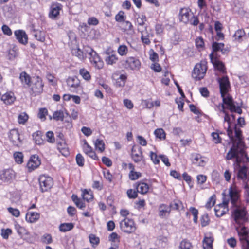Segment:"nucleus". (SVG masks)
I'll use <instances>...</instances> for the list:
<instances>
[{"label": "nucleus", "mask_w": 249, "mask_h": 249, "mask_svg": "<svg viewBox=\"0 0 249 249\" xmlns=\"http://www.w3.org/2000/svg\"><path fill=\"white\" fill-rule=\"evenodd\" d=\"M234 131L236 139H234L232 135L231 137H229L232 142V146L227 153L226 158L230 160L235 158L237 163H239L244 161V158L246 157L245 145L242 141V131L236 124L234 126Z\"/></svg>", "instance_id": "nucleus-1"}, {"label": "nucleus", "mask_w": 249, "mask_h": 249, "mask_svg": "<svg viewBox=\"0 0 249 249\" xmlns=\"http://www.w3.org/2000/svg\"><path fill=\"white\" fill-rule=\"evenodd\" d=\"M218 82L220 86V91L221 97L222 98L223 103L221 104V108L219 110L223 113H226L225 108L224 104L227 106V108L231 112H236L239 114L242 113V109L239 106H236L235 104L232 97L228 94L225 96L229 91L230 87V82L227 76H224L221 78H219Z\"/></svg>", "instance_id": "nucleus-2"}, {"label": "nucleus", "mask_w": 249, "mask_h": 249, "mask_svg": "<svg viewBox=\"0 0 249 249\" xmlns=\"http://www.w3.org/2000/svg\"><path fill=\"white\" fill-rule=\"evenodd\" d=\"M229 194L231 202L234 207L232 215L236 223L243 225L248 221L247 212L245 208L238 205L239 198L238 192L236 187H231L229 189Z\"/></svg>", "instance_id": "nucleus-3"}, {"label": "nucleus", "mask_w": 249, "mask_h": 249, "mask_svg": "<svg viewBox=\"0 0 249 249\" xmlns=\"http://www.w3.org/2000/svg\"><path fill=\"white\" fill-rule=\"evenodd\" d=\"M84 54L85 57L88 55L90 61L94 64L95 67L98 69L103 68L104 63L96 52L89 46H85L84 48Z\"/></svg>", "instance_id": "nucleus-4"}, {"label": "nucleus", "mask_w": 249, "mask_h": 249, "mask_svg": "<svg viewBox=\"0 0 249 249\" xmlns=\"http://www.w3.org/2000/svg\"><path fill=\"white\" fill-rule=\"evenodd\" d=\"M31 83L28 86L31 89L33 93L35 95L39 94L43 91L44 84L42 79L39 76H35L32 78Z\"/></svg>", "instance_id": "nucleus-5"}, {"label": "nucleus", "mask_w": 249, "mask_h": 249, "mask_svg": "<svg viewBox=\"0 0 249 249\" xmlns=\"http://www.w3.org/2000/svg\"><path fill=\"white\" fill-rule=\"evenodd\" d=\"M206 71L207 66L205 62H201L195 65L192 76L195 80H199L204 77Z\"/></svg>", "instance_id": "nucleus-6"}, {"label": "nucleus", "mask_w": 249, "mask_h": 249, "mask_svg": "<svg viewBox=\"0 0 249 249\" xmlns=\"http://www.w3.org/2000/svg\"><path fill=\"white\" fill-rule=\"evenodd\" d=\"M243 249H249V233L244 226L236 228Z\"/></svg>", "instance_id": "nucleus-7"}, {"label": "nucleus", "mask_w": 249, "mask_h": 249, "mask_svg": "<svg viewBox=\"0 0 249 249\" xmlns=\"http://www.w3.org/2000/svg\"><path fill=\"white\" fill-rule=\"evenodd\" d=\"M120 227L122 231L128 233L134 231L136 229L134 221L127 218L121 220Z\"/></svg>", "instance_id": "nucleus-8"}, {"label": "nucleus", "mask_w": 249, "mask_h": 249, "mask_svg": "<svg viewBox=\"0 0 249 249\" xmlns=\"http://www.w3.org/2000/svg\"><path fill=\"white\" fill-rule=\"evenodd\" d=\"M15 178V173L12 169H4L0 171V179L3 182L10 184Z\"/></svg>", "instance_id": "nucleus-9"}, {"label": "nucleus", "mask_w": 249, "mask_h": 249, "mask_svg": "<svg viewBox=\"0 0 249 249\" xmlns=\"http://www.w3.org/2000/svg\"><path fill=\"white\" fill-rule=\"evenodd\" d=\"M8 139L14 146L20 147L22 144V140L18 130L16 129L11 130L8 134Z\"/></svg>", "instance_id": "nucleus-10"}, {"label": "nucleus", "mask_w": 249, "mask_h": 249, "mask_svg": "<svg viewBox=\"0 0 249 249\" xmlns=\"http://www.w3.org/2000/svg\"><path fill=\"white\" fill-rule=\"evenodd\" d=\"M245 159L246 160H248V158L246 156L245 158L244 159V161H242V162L245 161ZM237 164H238L239 166V169L237 171V179L239 180H242L244 182H246L247 181L249 180L248 178V168L246 166H241L239 164L240 163L242 162H240L239 163H237V162L236 161Z\"/></svg>", "instance_id": "nucleus-11"}, {"label": "nucleus", "mask_w": 249, "mask_h": 249, "mask_svg": "<svg viewBox=\"0 0 249 249\" xmlns=\"http://www.w3.org/2000/svg\"><path fill=\"white\" fill-rule=\"evenodd\" d=\"M40 189L42 192L47 191L53 184V179L50 177L41 176L39 178Z\"/></svg>", "instance_id": "nucleus-12"}, {"label": "nucleus", "mask_w": 249, "mask_h": 249, "mask_svg": "<svg viewBox=\"0 0 249 249\" xmlns=\"http://www.w3.org/2000/svg\"><path fill=\"white\" fill-rule=\"evenodd\" d=\"M193 13L189 8H182L180 9L179 14V20L185 24L190 21V19L192 17Z\"/></svg>", "instance_id": "nucleus-13"}, {"label": "nucleus", "mask_w": 249, "mask_h": 249, "mask_svg": "<svg viewBox=\"0 0 249 249\" xmlns=\"http://www.w3.org/2000/svg\"><path fill=\"white\" fill-rule=\"evenodd\" d=\"M228 201L224 200L222 203L215 207L214 211L217 217L222 216L228 211Z\"/></svg>", "instance_id": "nucleus-14"}, {"label": "nucleus", "mask_w": 249, "mask_h": 249, "mask_svg": "<svg viewBox=\"0 0 249 249\" xmlns=\"http://www.w3.org/2000/svg\"><path fill=\"white\" fill-rule=\"evenodd\" d=\"M40 164L41 161L38 156L33 155L30 157L27 163V167L29 171L31 172L37 168Z\"/></svg>", "instance_id": "nucleus-15"}, {"label": "nucleus", "mask_w": 249, "mask_h": 249, "mask_svg": "<svg viewBox=\"0 0 249 249\" xmlns=\"http://www.w3.org/2000/svg\"><path fill=\"white\" fill-rule=\"evenodd\" d=\"M62 8V5L59 3L53 4L49 12V17L53 19H56L59 15L60 11Z\"/></svg>", "instance_id": "nucleus-16"}, {"label": "nucleus", "mask_w": 249, "mask_h": 249, "mask_svg": "<svg viewBox=\"0 0 249 249\" xmlns=\"http://www.w3.org/2000/svg\"><path fill=\"white\" fill-rule=\"evenodd\" d=\"M214 53H212L209 55L211 62L214 68L219 71L224 72L225 69L224 64L218 59V57H214Z\"/></svg>", "instance_id": "nucleus-17"}, {"label": "nucleus", "mask_w": 249, "mask_h": 249, "mask_svg": "<svg viewBox=\"0 0 249 249\" xmlns=\"http://www.w3.org/2000/svg\"><path fill=\"white\" fill-rule=\"evenodd\" d=\"M67 84L72 92L76 91V89L80 87V82L76 78L69 77L67 79Z\"/></svg>", "instance_id": "nucleus-18"}, {"label": "nucleus", "mask_w": 249, "mask_h": 249, "mask_svg": "<svg viewBox=\"0 0 249 249\" xmlns=\"http://www.w3.org/2000/svg\"><path fill=\"white\" fill-rule=\"evenodd\" d=\"M16 38L21 43L26 44L27 43L28 37L25 32L22 30H17L14 33Z\"/></svg>", "instance_id": "nucleus-19"}, {"label": "nucleus", "mask_w": 249, "mask_h": 249, "mask_svg": "<svg viewBox=\"0 0 249 249\" xmlns=\"http://www.w3.org/2000/svg\"><path fill=\"white\" fill-rule=\"evenodd\" d=\"M191 160L194 164L199 166H204L205 164L202 156L198 154H192L191 156Z\"/></svg>", "instance_id": "nucleus-20"}, {"label": "nucleus", "mask_w": 249, "mask_h": 249, "mask_svg": "<svg viewBox=\"0 0 249 249\" xmlns=\"http://www.w3.org/2000/svg\"><path fill=\"white\" fill-rule=\"evenodd\" d=\"M1 100L6 105H10L14 103L15 97L13 92H7L3 94L1 97Z\"/></svg>", "instance_id": "nucleus-21"}, {"label": "nucleus", "mask_w": 249, "mask_h": 249, "mask_svg": "<svg viewBox=\"0 0 249 249\" xmlns=\"http://www.w3.org/2000/svg\"><path fill=\"white\" fill-rule=\"evenodd\" d=\"M150 32V28L147 27H145V30L141 31V40L145 44L148 45L150 43L149 39L150 36H151Z\"/></svg>", "instance_id": "nucleus-22"}, {"label": "nucleus", "mask_w": 249, "mask_h": 249, "mask_svg": "<svg viewBox=\"0 0 249 249\" xmlns=\"http://www.w3.org/2000/svg\"><path fill=\"white\" fill-rule=\"evenodd\" d=\"M83 148L86 154L88 155L94 160L98 159L96 153L93 151L92 147L90 146L86 142H85Z\"/></svg>", "instance_id": "nucleus-23"}, {"label": "nucleus", "mask_w": 249, "mask_h": 249, "mask_svg": "<svg viewBox=\"0 0 249 249\" xmlns=\"http://www.w3.org/2000/svg\"><path fill=\"white\" fill-rule=\"evenodd\" d=\"M170 208L165 204H161L159 207V215L164 217L168 216L170 213Z\"/></svg>", "instance_id": "nucleus-24"}, {"label": "nucleus", "mask_w": 249, "mask_h": 249, "mask_svg": "<svg viewBox=\"0 0 249 249\" xmlns=\"http://www.w3.org/2000/svg\"><path fill=\"white\" fill-rule=\"evenodd\" d=\"M19 79L24 87L27 86L28 87V86L30 85V84L31 83V81L32 78L30 77L29 74L24 71L20 73Z\"/></svg>", "instance_id": "nucleus-25"}, {"label": "nucleus", "mask_w": 249, "mask_h": 249, "mask_svg": "<svg viewBox=\"0 0 249 249\" xmlns=\"http://www.w3.org/2000/svg\"><path fill=\"white\" fill-rule=\"evenodd\" d=\"M57 149L62 155L65 156L69 155V153L65 140H62V141H59L57 142Z\"/></svg>", "instance_id": "nucleus-26"}, {"label": "nucleus", "mask_w": 249, "mask_h": 249, "mask_svg": "<svg viewBox=\"0 0 249 249\" xmlns=\"http://www.w3.org/2000/svg\"><path fill=\"white\" fill-rule=\"evenodd\" d=\"M140 185V182H138L135 184L136 191L133 189H129L127 191V194L129 198H136L138 196V187Z\"/></svg>", "instance_id": "nucleus-27"}, {"label": "nucleus", "mask_w": 249, "mask_h": 249, "mask_svg": "<svg viewBox=\"0 0 249 249\" xmlns=\"http://www.w3.org/2000/svg\"><path fill=\"white\" fill-rule=\"evenodd\" d=\"M213 239L212 237H205L203 241L204 249H213Z\"/></svg>", "instance_id": "nucleus-28"}, {"label": "nucleus", "mask_w": 249, "mask_h": 249, "mask_svg": "<svg viewBox=\"0 0 249 249\" xmlns=\"http://www.w3.org/2000/svg\"><path fill=\"white\" fill-rule=\"evenodd\" d=\"M224 44L223 43L213 42L212 44L213 52L214 53V57H218L217 52L220 51L224 48Z\"/></svg>", "instance_id": "nucleus-29"}, {"label": "nucleus", "mask_w": 249, "mask_h": 249, "mask_svg": "<svg viewBox=\"0 0 249 249\" xmlns=\"http://www.w3.org/2000/svg\"><path fill=\"white\" fill-rule=\"evenodd\" d=\"M39 218V214L37 213L31 212L27 213L26 216V220L30 223H34Z\"/></svg>", "instance_id": "nucleus-30"}, {"label": "nucleus", "mask_w": 249, "mask_h": 249, "mask_svg": "<svg viewBox=\"0 0 249 249\" xmlns=\"http://www.w3.org/2000/svg\"><path fill=\"white\" fill-rule=\"evenodd\" d=\"M71 198L78 208L82 210L85 208L86 206L85 203H84L80 199L78 198L77 195H72Z\"/></svg>", "instance_id": "nucleus-31"}, {"label": "nucleus", "mask_w": 249, "mask_h": 249, "mask_svg": "<svg viewBox=\"0 0 249 249\" xmlns=\"http://www.w3.org/2000/svg\"><path fill=\"white\" fill-rule=\"evenodd\" d=\"M73 227L71 223H64L60 225L59 229L62 232H66L72 230Z\"/></svg>", "instance_id": "nucleus-32"}, {"label": "nucleus", "mask_w": 249, "mask_h": 249, "mask_svg": "<svg viewBox=\"0 0 249 249\" xmlns=\"http://www.w3.org/2000/svg\"><path fill=\"white\" fill-rule=\"evenodd\" d=\"M71 53L72 55L77 57L80 60H83L85 58V55L83 51L80 50L79 48L72 49Z\"/></svg>", "instance_id": "nucleus-33"}, {"label": "nucleus", "mask_w": 249, "mask_h": 249, "mask_svg": "<svg viewBox=\"0 0 249 249\" xmlns=\"http://www.w3.org/2000/svg\"><path fill=\"white\" fill-rule=\"evenodd\" d=\"M41 132L37 131L33 134V138L36 144L41 145L44 143V140L42 139L40 135Z\"/></svg>", "instance_id": "nucleus-34"}, {"label": "nucleus", "mask_w": 249, "mask_h": 249, "mask_svg": "<svg viewBox=\"0 0 249 249\" xmlns=\"http://www.w3.org/2000/svg\"><path fill=\"white\" fill-rule=\"evenodd\" d=\"M169 206L170 208V210L171 209L175 210H179L180 208L183 207L182 202L178 200L173 201L170 204Z\"/></svg>", "instance_id": "nucleus-35"}, {"label": "nucleus", "mask_w": 249, "mask_h": 249, "mask_svg": "<svg viewBox=\"0 0 249 249\" xmlns=\"http://www.w3.org/2000/svg\"><path fill=\"white\" fill-rule=\"evenodd\" d=\"M95 148L100 152H102L105 150V143L102 140L97 139L94 142Z\"/></svg>", "instance_id": "nucleus-36"}, {"label": "nucleus", "mask_w": 249, "mask_h": 249, "mask_svg": "<svg viewBox=\"0 0 249 249\" xmlns=\"http://www.w3.org/2000/svg\"><path fill=\"white\" fill-rule=\"evenodd\" d=\"M192 244L187 240L184 239L180 243L179 249H192Z\"/></svg>", "instance_id": "nucleus-37"}, {"label": "nucleus", "mask_w": 249, "mask_h": 249, "mask_svg": "<svg viewBox=\"0 0 249 249\" xmlns=\"http://www.w3.org/2000/svg\"><path fill=\"white\" fill-rule=\"evenodd\" d=\"M14 158L16 163L21 164L23 162V154L20 152H16L14 153Z\"/></svg>", "instance_id": "nucleus-38"}, {"label": "nucleus", "mask_w": 249, "mask_h": 249, "mask_svg": "<svg viewBox=\"0 0 249 249\" xmlns=\"http://www.w3.org/2000/svg\"><path fill=\"white\" fill-rule=\"evenodd\" d=\"M117 60L118 58L114 54L108 55L105 58L106 62L108 65H113L116 63Z\"/></svg>", "instance_id": "nucleus-39"}, {"label": "nucleus", "mask_w": 249, "mask_h": 249, "mask_svg": "<svg viewBox=\"0 0 249 249\" xmlns=\"http://www.w3.org/2000/svg\"><path fill=\"white\" fill-rule=\"evenodd\" d=\"M154 134L156 138H159L160 140H164L166 137L165 133L162 128L156 129L154 131Z\"/></svg>", "instance_id": "nucleus-40"}, {"label": "nucleus", "mask_w": 249, "mask_h": 249, "mask_svg": "<svg viewBox=\"0 0 249 249\" xmlns=\"http://www.w3.org/2000/svg\"><path fill=\"white\" fill-rule=\"evenodd\" d=\"M224 121L225 122H227L228 124V127L227 128L228 135L229 136V137H231L232 135V129L231 128L230 124V118L227 113H225Z\"/></svg>", "instance_id": "nucleus-41"}, {"label": "nucleus", "mask_w": 249, "mask_h": 249, "mask_svg": "<svg viewBox=\"0 0 249 249\" xmlns=\"http://www.w3.org/2000/svg\"><path fill=\"white\" fill-rule=\"evenodd\" d=\"M64 117V112L62 110L55 111L53 116V118L56 121H63Z\"/></svg>", "instance_id": "nucleus-42"}, {"label": "nucleus", "mask_w": 249, "mask_h": 249, "mask_svg": "<svg viewBox=\"0 0 249 249\" xmlns=\"http://www.w3.org/2000/svg\"><path fill=\"white\" fill-rule=\"evenodd\" d=\"M119 26L122 30L125 31L130 30L132 27V24L130 22L125 20L119 23Z\"/></svg>", "instance_id": "nucleus-43"}, {"label": "nucleus", "mask_w": 249, "mask_h": 249, "mask_svg": "<svg viewBox=\"0 0 249 249\" xmlns=\"http://www.w3.org/2000/svg\"><path fill=\"white\" fill-rule=\"evenodd\" d=\"M47 109L45 108H41L39 110L37 116L40 119L44 121L46 120V116L47 115Z\"/></svg>", "instance_id": "nucleus-44"}, {"label": "nucleus", "mask_w": 249, "mask_h": 249, "mask_svg": "<svg viewBox=\"0 0 249 249\" xmlns=\"http://www.w3.org/2000/svg\"><path fill=\"white\" fill-rule=\"evenodd\" d=\"M36 39L41 42H43L45 40V34L41 31H37L34 35Z\"/></svg>", "instance_id": "nucleus-45"}, {"label": "nucleus", "mask_w": 249, "mask_h": 249, "mask_svg": "<svg viewBox=\"0 0 249 249\" xmlns=\"http://www.w3.org/2000/svg\"><path fill=\"white\" fill-rule=\"evenodd\" d=\"M90 191H89L87 189L82 191V196L84 200L89 201L93 198V196Z\"/></svg>", "instance_id": "nucleus-46"}, {"label": "nucleus", "mask_w": 249, "mask_h": 249, "mask_svg": "<svg viewBox=\"0 0 249 249\" xmlns=\"http://www.w3.org/2000/svg\"><path fill=\"white\" fill-rule=\"evenodd\" d=\"M129 166L130 169H131V171L129 175L130 179L131 180H135L138 178V173L134 171V167L133 166V165L132 164H129Z\"/></svg>", "instance_id": "nucleus-47"}, {"label": "nucleus", "mask_w": 249, "mask_h": 249, "mask_svg": "<svg viewBox=\"0 0 249 249\" xmlns=\"http://www.w3.org/2000/svg\"><path fill=\"white\" fill-rule=\"evenodd\" d=\"M245 35V32L243 29H239L236 31L233 36L235 37V40L240 41L241 38Z\"/></svg>", "instance_id": "nucleus-48"}, {"label": "nucleus", "mask_w": 249, "mask_h": 249, "mask_svg": "<svg viewBox=\"0 0 249 249\" xmlns=\"http://www.w3.org/2000/svg\"><path fill=\"white\" fill-rule=\"evenodd\" d=\"M28 118V115L26 113H21L18 116V122L20 124H24L27 121Z\"/></svg>", "instance_id": "nucleus-49"}, {"label": "nucleus", "mask_w": 249, "mask_h": 249, "mask_svg": "<svg viewBox=\"0 0 249 249\" xmlns=\"http://www.w3.org/2000/svg\"><path fill=\"white\" fill-rule=\"evenodd\" d=\"M126 79V76L124 74H121L119 77L117 79L116 84L119 87H123L125 85V81Z\"/></svg>", "instance_id": "nucleus-50"}, {"label": "nucleus", "mask_w": 249, "mask_h": 249, "mask_svg": "<svg viewBox=\"0 0 249 249\" xmlns=\"http://www.w3.org/2000/svg\"><path fill=\"white\" fill-rule=\"evenodd\" d=\"M196 47L200 50H202L204 47V42L201 37H197L195 40Z\"/></svg>", "instance_id": "nucleus-51"}, {"label": "nucleus", "mask_w": 249, "mask_h": 249, "mask_svg": "<svg viewBox=\"0 0 249 249\" xmlns=\"http://www.w3.org/2000/svg\"><path fill=\"white\" fill-rule=\"evenodd\" d=\"M136 149H139V147L138 146L136 147L134 146L132 148V158L133 159L134 161L136 162H139L140 161V157L139 155L136 153Z\"/></svg>", "instance_id": "nucleus-52"}, {"label": "nucleus", "mask_w": 249, "mask_h": 249, "mask_svg": "<svg viewBox=\"0 0 249 249\" xmlns=\"http://www.w3.org/2000/svg\"><path fill=\"white\" fill-rule=\"evenodd\" d=\"M80 74L82 77L86 80L90 79V75L89 72L85 69H81L80 70Z\"/></svg>", "instance_id": "nucleus-53"}, {"label": "nucleus", "mask_w": 249, "mask_h": 249, "mask_svg": "<svg viewBox=\"0 0 249 249\" xmlns=\"http://www.w3.org/2000/svg\"><path fill=\"white\" fill-rule=\"evenodd\" d=\"M128 62L131 69H136L138 68L139 64V61L138 60H135L133 58H131L128 60Z\"/></svg>", "instance_id": "nucleus-54"}, {"label": "nucleus", "mask_w": 249, "mask_h": 249, "mask_svg": "<svg viewBox=\"0 0 249 249\" xmlns=\"http://www.w3.org/2000/svg\"><path fill=\"white\" fill-rule=\"evenodd\" d=\"M216 200V196L215 195H213L211 196L209 198V201L206 204V207L208 209L211 208L212 206H213L215 203Z\"/></svg>", "instance_id": "nucleus-55"}, {"label": "nucleus", "mask_w": 249, "mask_h": 249, "mask_svg": "<svg viewBox=\"0 0 249 249\" xmlns=\"http://www.w3.org/2000/svg\"><path fill=\"white\" fill-rule=\"evenodd\" d=\"M41 240L43 243L49 244L52 242V238L50 234H46L42 236Z\"/></svg>", "instance_id": "nucleus-56"}, {"label": "nucleus", "mask_w": 249, "mask_h": 249, "mask_svg": "<svg viewBox=\"0 0 249 249\" xmlns=\"http://www.w3.org/2000/svg\"><path fill=\"white\" fill-rule=\"evenodd\" d=\"M76 160L78 166L82 167L84 165V158L81 154H78L76 156Z\"/></svg>", "instance_id": "nucleus-57"}, {"label": "nucleus", "mask_w": 249, "mask_h": 249, "mask_svg": "<svg viewBox=\"0 0 249 249\" xmlns=\"http://www.w3.org/2000/svg\"><path fill=\"white\" fill-rule=\"evenodd\" d=\"M7 210L14 216L18 217L20 215L19 211L16 208L9 207L7 208Z\"/></svg>", "instance_id": "nucleus-58"}, {"label": "nucleus", "mask_w": 249, "mask_h": 249, "mask_svg": "<svg viewBox=\"0 0 249 249\" xmlns=\"http://www.w3.org/2000/svg\"><path fill=\"white\" fill-rule=\"evenodd\" d=\"M118 52L121 55H126L128 52L127 47L125 45H121L118 49Z\"/></svg>", "instance_id": "nucleus-59"}, {"label": "nucleus", "mask_w": 249, "mask_h": 249, "mask_svg": "<svg viewBox=\"0 0 249 249\" xmlns=\"http://www.w3.org/2000/svg\"><path fill=\"white\" fill-rule=\"evenodd\" d=\"M149 185L147 183L141 181V194H145L147 193L149 190Z\"/></svg>", "instance_id": "nucleus-60"}, {"label": "nucleus", "mask_w": 249, "mask_h": 249, "mask_svg": "<svg viewBox=\"0 0 249 249\" xmlns=\"http://www.w3.org/2000/svg\"><path fill=\"white\" fill-rule=\"evenodd\" d=\"M209 218L208 214H204L201 217V224L202 227H205L209 224Z\"/></svg>", "instance_id": "nucleus-61"}, {"label": "nucleus", "mask_w": 249, "mask_h": 249, "mask_svg": "<svg viewBox=\"0 0 249 249\" xmlns=\"http://www.w3.org/2000/svg\"><path fill=\"white\" fill-rule=\"evenodd\" d=\"M47 141L50 143H53L55 142L53 133L52 131H48L46 133Z\"/></svg>", "instance_id": "nucleus-62"}, {"label": "nucleus", "mask_w": 249, "mask_h": 249, "mask_svg": "<svg viewBox=\"0 0 249 249\" xmlns=\"http://www.w3.org/2000/svg\"><path fill=\"white\" fill-rule=\"evenodd\" d=\"M89 238L92 244L98 245L99 243V238L94 234L89 235Z\"/></svg>", "instance_id": "nucleus-63"}, {"label": "nucleus", "mask_w": 249, "mask_h": 249, "mask_svg": "<svg viewBox=\"0 0 249 249\" xmlns=\"http://www.w3.org/2000/svg\"><path fill=\"white\" fill-rule=\"evenodd\" d=\"M12 233V231L10 229H2L1 230V236L4 239H7L9 235Z\"/></svg>", "instance_id": "nucleus-64"}]
</instances>
